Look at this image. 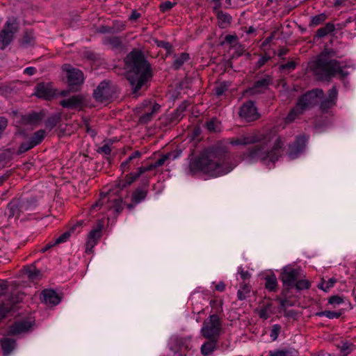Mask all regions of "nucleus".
Wrapping results in <instances>:
<instances>
[{
    "label": "nucleus",
    "mask_w": 356,
    "mask_h": 356,
    "mask_svg": "<svg viewBox=\"0 0 356 356\" xmlns=\"http://www.w3.org/2000/svg\"><path fill=\"white\" fill-rule=\"evenodd\" d=\"M234 167L227 147L222 143L204 149L198 156L192 158L188 165L191 174L202 172L211 177L223 176Z\"/></svg>",
    "instance_id": "f257e3e1"
},
{
    "label": "nucleus",
    "mask_w": 356,
    "mask_h": 356,
    "mask_svg": "<svg viewBox=\"0 0 356 356\" xmlns=\"http://www.w3.org/2000/svg\"><path fill=\"white\" fill-rule=\"evenodd\" d=\"M128 69L127 81L131 88L134 98L141 96L147 89L153 76L151 65L144 54L138 50L131 51L124 59Z\"/></svg>",
    "instance_id": "f03ea898"
},
{
    "label": "nucleus",
    "mask_w": 356,
    "mask_h": 356,
    "mask_svg": "<svg viewBox=\"0 0 356 356\" xmlns=\"http://www.w3.org/2000/svg\"><path fill=\"white\" fill-rule=\"evenodd\" d=\"M261 136L264 138L254 143L241 154V158L248 163L261 161L266 165L268 163H274L281 155L284 141L273 130L261 133Z\"/></svg>",
    "instance_id": "7ed1b4c3"
},
{
    "label": "nucleus",
    "mask_w": 356,
    "mask_h": 356,
    "mask_svg": "<svg viewBox=\"0 0 356 356\" xmlns=\"http://www.w3.org/2000/svg\"><path fill=\"white\" fill-rule=\"evenodd\" d=\"M337 51L332 48H325L311 64L310 68L318 79L329 81L337 74L343 79L348 76L340 63L334 58H340Z\"/></svg>",
    "instance_id": "20e7f679"
},
{
    "label": "nucleus",
    "mask_w": 356,
    "mask_h": 356,
    "mask_svg": "<svg viewBox=\"0 0 356 356\" xmlns=\"http://www.w3.org/2000/svg\"><path fill=\"white\" fill-rule=\"evenodd\" d=\"M222 331V321L218 314H211L204 319L200 332L205 339H219Z\"/></svg>",
    "instance_id": "39448f33"
},
{
    "label": "nucleus",
    "mask_w": 356,
    "mask_h": 356,
    "mask_svg": "<svg viewBox=\"0 0 356 356\" xmlns=\"http://www.w3.org/2000/svg\"><path fill=\"white\" fill-rule=\"evenodd\" d=\"M300 275V270L290 266L283 268L280 275V279L282 282L283 289L281 292L282 296H286L289 290L294 287L295 283Z\"/></svg>",
    "instance_id": "423d86ee"
},
{
    "label": "nucleus",
    "mask_w": 356,
    "mask_h": 356,
    "mask_svg": "<svg viewBox=\"0 0 356 356\" xmlns=\"http://www.w3.org/2000/svg\"><path fill=\"white\" fill-rule=\"evenodd\" d=\"M323 95L324 92L322 89H312L301 95L298 98L296 104L305 112L306 110L317 105L319 99L323 97Z\"/></svg>",
    "instance_id": "0eeeda50"
},
{
    "label": "nucleus",
    "mask_w": 356,
    "mask_h": 356,
    "mask_svg": "<svg viewBox=\"0 0 356 356\" xmlns=\"http://www.w3.org/2000/svg\"><path fill=\"white\" fill-rule=\"evenodd\" d=\"M62 69L67 72V83L70 90L77 91L79 87L83 83V72L79 69L72 67L69 64L63 65Z\"/></svg>",
    "instance_id": "6e6552de"
},
{
    "label": "nucleus",
    "mask_w": 356,
    "mask_h": 356,
    "mask_svg": "<svg viewBox=\"0 0 356 356\" xmlns=\"http://www.w3.org/2000/svg\"><path fill=\"white\" fill-rule=\"evenodd\" d=\"M115 93V86L110 81H103L94 90L93 97L99 102H106L111 100Z\"/></svg>",
    "instance_id": "1a4fd4ad"
},
{
    "label": "nucleus",
    "mask_w": 356,
    "mask_h": 356,
    "mask_svg": "<svg viewBox=\"0 0 356 356\" xmlns=\"http://www.w3.org/2000/svg\"><path fill=\"white\" fill-rule=\"evenodd\" d=\"M161 108V106L150 100H145L140 107L141 112L143 113L140 116L138 122L140 124H147L150 122L155 113H156Z\"/></svg>",
    "instance_id": "9d476101"
},
{
    "label": "nucleus",
    "mask_w": 356,
    "mask_h": 356,
    "mask_svg": "<svg viewBox=\"0 0 356 356\" xmlns=\"http://www.w3.org/2000/svg\"><path fill=\"white\" fill-rule=\"evenodd\" d=\"M239 115L247 122L254 121L260 116L257 108L252 101H248L241 106Z\"/></svg>",
    "instance_id": "9b49d317"
},
{
    "label": "nucleus",
    "mask_w": 356,
    "mask_h": 356,
    "mask_svg": "<svg viewBox=\"0 0 356 356\" xmlns=\"http://www.w3.org/2000/svg\"><path fill=\"white\" fill-rule=\"evenodd\" d=\"M308 138L305 135L298 136L296 140L289 145V156L291 159H296L305 149Z\"/></svg>",
    "instance_id": "f8f14e48"
},
{
    "label": "nucleus",
    "mask_w": 356,
    "mask_h": 356,
    "mask_svg": "<svg viewBox=\"0 0 356 356\" xmlns=\"http://www.w3.org/2000/svg\"><path fill=\"white\" fill-rule=\"evenodd\" d=\"M17 31V27L13 26L8 21L6 23L3 29L0 33V48L1 49H4L11 42Z\"/></svg>",
    "instance_id": "ddd939ff"
},
{
    "label": "nucleus",
    "mask_w": 356,
    "mask_h": 356,
    "mask_svg": "<svg viewBox=\"0 0 356 356\" xmlns=\"http://www.w3.org/2000/svg\"><path fill=\"white\" fill-rule=\"evenodd\" d=\"M149 181L148 179L141 181L140 185L134 190L131 195V202L138 204L145 200L147 196Z\"/></svg>",
    "instance_id": "4468645a"
},
{
    "label": "nucleus",
    "mask_w": 356,
    "mask_h": 356,
    "mask_svg": "<svg viewBox=\"0 0 356 356\" xmlns=\"http://www.w3.org/2000/svg\"><path fill=\"white\" fill-rule=\"evenodd\" d=\"M338 98V90L335 86H333L328 90L327 96L321 99L320 109L323 112H327L330 108L337 104Z\"/></svg>",
    "instance_id": "2eb2a0df"
},
{
    "label": "nucleus",
    "mask_w": 356,
    "mask_h": 356,
    "mask_svg": "<svg viewBox=\"0 0 356 356\" xmlns=\"http://www.w3.org/2000/svg\"><path fill=\"white\" fill-rule=\"evenodd\" d=\"M35 95L44 99H49L55 95V91L49 83H40L35 87Z\"/></svg>",
    "instance_id": "dca6fc26"
},
{
    "label": "nucleus",
    "mask_w": 356,
    "mask_h": 356,
    "mask_svg": "<svg viewBox=\"0 0 356 356\" xmlns=\"http://www.w3.org/2000/svg\"><path fill=\"white\" fill-rule=\"evenodd\" d=\"M273 79L270 75H265L263 78L257 79L251 88L252 92L259 94L264 92L272 83Z\"/></svg>",
    "instance_id": "f3484780"
},
{
    "label": "nucleus",
    "mask_w": 356,
    "mask_h": 356,
    "mask_svg": "<svg viewBox=\"0 0 356 356\" xmlns=\"http://www.w3.org/2000/svg\"><path fill=\"white\" fill-rule=\"evenodd\" d=\"M26 209V207L24 204H19L18 201L14 200L11 201L7 205V207L5 211V215L8 216V218H11L15 217L18 218L20 213L24 210Z\"/></svg>",
    "instance_id": "a211bd4d"
},
{
    "label": "nucleus",
    "mask_w": 356,
    "mask_h": 356,
    "mask_svg": "<svg viewBox=\"0 0 356 356\" xmlns=\"http://www.w3.org/2000/svg\"><path fill=\"white\" fill-rule=\"evenodd\" d=\"M41 296L43 302L51 306L57 305L61 300V298L54 289H44Z\"/></svg>",
    "instance_id": "6ab92c4d"
},
{
    "label": "nucleus",
    "mask_w": 356,
    "mask_h": 356,
    "mask_svg": "<svg viewBox=\"0 0 356 356\" xmlns=\"http://www.w3.org/2000/svg\"><path fill=\"white\" fill-rule=\"evenodd\" d=\"M84 98L82 95H74L68 99H63L60 102V104L63 108L75 109L81 108L83 105Z\"/></svg>",
    "instance_id": "aec40b11"
},
{
    "label": "nucleus",
    "mask_w": 356,
    "mask_h": 356,
    "mask_svg": "<svg viewBox=\"0 0 356 356\" xmlns=\"http://www.w3.org/2000/svg\"><path fill=\"white\" fill-rule=\"evenodd\" d=\"M103 228L102 224H99L97 228L92 229L88 234V240L86 243V252H91L92 248L95 245L101 237V232Z\"/></svg>",
    "instance_id": "412c9836"
},
{
    "label": "nucleus",
    "mask_w": 356,
    "mask_h": 356,
    "mask_svg": "<svg viewBox=\"0 0 356 356\" xmlns=\"http://www.w3.org/2000/svg\"><path fill=\"white\" fill-rule=\"evenodd\" d=\"M31 327V323L27 321L15 322L10 327L8 334L11 335L19 334L29 331Z\"/></svg>",
    "instance_id": "4be33fe9"
},
{
    "label": "nucleus",
    "mask_w": 356,
    "mask_h": 356,
    "mask_svg": "<svg viewBox=\"0 0 356 356\" xmlns=\"http://www.w3.org/2000/svg\"><path fill=\"white\" fill-rule=\"evenodd\" d=\"M19 301V298L12 296L10 298L1 300L0 302V320L4 318L13 307V306Z\"/></svg>",
    "instance_id": "5701e85b"
},
{
    "label": "nucleus",
    "mask_w": 356,
    "mask_h": 356,
    "mask_svg": "<svg viewBox=\"0 0 356 356\" xmlns=\"http://www.w3.org/2000/svg\"><path fill=\"white\" fill-rule=\"evenodd\" d=\"M42 120V115L41 113L32 112L22 115L21 122L24 125H35L39 124Z\"/></svg>",
    "instance_id": "b1692460"
},
{
    "label": "nucleus",
    "mask_w": 356,
    "mask_h": 356,
    "mask_svg": "<svg viewBox=\"0 0 356 356\" xmlns=\"http://www.w3.org/2000/svg\"><path fill=\"white\" fill-rule=\"evenodd\" d=\"M208 341L204 342L201 346V353L204 356H208L211 354L216 348L218 339H207Z\"/></svg>",
    "instance_id": "393cba45"
},
{
    "label": "nucleus",
    "mask_w": 356,
    "mask_h": 356,
    "mask_svg": "<svg viewBox=\"0 0 356 356\" xmlns=\"http://www.w3.org/2000/svg\"><path fill=\"white\" fill-rule=\"evenodd\" d=\"M1 346L3 355L8 356L15 349L16 346V341L13 339L3 338L1 340Z\"/></svg>",
    "instance_id": "a878e982"
},
{
    "label": "nucleus",
    "mask_w": 356,
    "mask_h": 356,
    "mask_svg": "<svg viewBox=\"0 0 356 356\" xmlns=\"http://www.w3.org/2000/svg\"><path fill=\"white\" fill-rule=\"evenodd\" d=\"M264 138L261 136V132L252 134L240 137L241 145H253L254 143L260 141Z\"/></svg>",
    "instance_id": "bb28decb"
},
{
    "label": "nucleus",
    "mask_w": 356,
    "mask_h": 356,
    "mask_svg": "<svg viewBox=\"0 0 356 356\" xmlns=\"http://www.w3.org/2000/svg\"><path fill=\"white\" fill-rule=\"evenodd\" d=\"M335 31V24L332 22H327L323 27L319 28L314 35L316 38H321Z\"/></svg>",
    "instance_id": "cd10ccee"
},
{
    "label": "nucleus",
    "mask_w": 356,
    "mask_h": 356,
    "mask_svg": "<svg viewBox=\"0 0 356 356\" xmlns=\"http://www.w3.org/2000/svg\"><path fill=\"white\" fill-rule=\"evenodd\" d=\"M302 109L296 104V106L289 111V114L285 118L287 123L293 122L298 117L303 114Z\"/></svg>",
    "instance_id": "c85d7f7f"
},
{
    "label": "nucleus",
    "mask_w": 356,
    "mask_h": 356,
    "mask_svg": "<svg viewBox=\"0 0 356 356\" xmlns=\"http://www.w3.org/2000/svg\"><path fill=\"white\" fill-rule=\"evenodd\" d=\"M78 225H74L71 227L67 231L60 234L58 238L54 240V244H60L67 242L71 235L74 232Z\"/></svg>",
    "instance_id": "c756f323"
},
{
    "label": "nucleus",
    "mask_w": 356,
    "mask_h": 356,
    "mask_svg": "<svg viewBox=\"0 0 356 356\" xmlns=\"http://www.w3.org/2000/svg\"><path fill=\"white\" fill-rule=\"evenodd\" d=\"M60 113H56L49 116L45 122L46 128L49 130H51L57 125V124L60 121Z\"/></svg>",
    "instance_id": "7c9ffc66"
},
{
    "label": "nucleus",
    "mask_w": 356,
    "mask_h": 356,
    "mask_svg": "<svg viewBox=\"0 0 356 356\" xmlns=\"http://www.w3.org/2000/svg\"><path fill=\"white\" fill-rule=\"evenodd\" d=\"M46 136V131L44 129H40L35 131L29 138L30 141L36 146L42 143Z\"/></svg>",
    "instance_id": "2f4dec72"
},
{
    "label": "nucleus",
    "mask_w": 356,
    "mask_h": 356,
    "mask_svg": "<svg viewBox=\"0 0 356 356\" xmlns=\"http://www.w3.org/2000/svg\"><path fill=\"white\" fill-rule=\"evenodd\" d=\"M25 273L28 278L32 281L38 280L40 275V270L37 269L35 266H28L25 268Z\"/></svg>",
    "instance_id": "473e14b6"
},
{
    "label": "nucleus",
    "mask_w": 356,
    "mask_h": 356,
    "mask_svg": "<svg viewBox=\"0 0 356 356\" xmlns=\"http://www.w3.org/2000/svg\"><path fill=\"white\" fill-rule=\"evenodd\" d=\"M266 288L270 291H275L277 287V281L275 275L266 277Z\"/></svg>",
    "instance_id": "72a5a7b5"
},
{
    "label": "nucleus",
    "mask_w": 356,
    "mask_h": 356,
    "mask_svg": "<svg viewBox=\"0 0 356 356\" xmlns=\"http://www.w3.org/2000/svg\"><path fill=\"white\" fill-rule=\"evenodd\" d=\"M206 127L210 132H217L220 129V122L216 118H211L206 122Z\"/></svg>",
    "instance_id": "f704fd0d"
},
{
    "label": "nucleus",
    "mask_w": 356,
    "mask_h": 356,
    "mask_svg": "<svg viewBox=\"0 0 356 356\" xmlns=\"http://www.w3.org/2000/svg\"><path fill=\"white\" fill-rule=\"evenodd\" d=\"M230 86V82L224 81L220 83L214 88L216 95L218 97L222 95L229 88Z\"/></svg>",
    "instance_id": "c9c22d12"
},
{
    "label": "nucleus",
    "mask_w": 356,
    "mask_h": 356,
    "mask_svg": "<svg viewBox=\"0 0 356 356\" xmlns=\"http://www.w3.org/2000/svg\"><path fill=\"white\" fill-rule=\"evenodd\" d=\"M189 59V55L187 53H182L179 56L175 58L173 62V67L178 70L182 65Z\"/></svg>",
    "instance_id": "e433bc0d"
},
{
    "label": "nucleus",
    "mask_w": 356,
    "mask_h": 356,
    "mask_svg": "<svg viewBox=\"0 0 356 356\" xmlns=\"http://www.w3.org/2000/svg\"><path fill=\"white\" fill-rule=\"evenodd\" d=\"M35 38L32 31H26L22 39V45L24 47H27L31 45L34 43Z\"/></svg>",
    "instance_id": "4c0bfd02"
},
{
    "label": "nucleus",
    "mask_w": 356,
    "mask_h": 356,
    "mask_svg": "<svg viewBox=\"0 0 356 356\" xmlns=\"http://www.w3.org/2000/svg\"><path fill=\"white\" fill-rule=\"evenodd\" d=\"M327 19V16L324 13H321L314 16L309 23V26H316L324 22Z\"/></svg>",
    "instance_id": "58836bf2"
},
{
    "label": "nucleus",
    "mask_w": 356,
    "mask_h": 356,
    "mask_svg": "<svg viewBox=\"0 0 356 356\" xmlns=\"http://www.w3.org/2000/svg\"><path fill=\"white\" fill-rule=\"evenodd\" d=\"M341 312H332V311H323L318 312L316 313V316H326L330 319L338 318L341 316Z\"/></svg>",
    "instance_id": "ea45409f"
},
{
    "label": "nucleus",
    "mask_w": 356,
    "mask_h": 356,
    "mask_svg": "<svg viewBox=\"0 0 356 356\" xmlns=\"http://www.w3.org/2000/svg\"><path fill=\"white\" fill-rule=\"evenodd\" d=\"M104 44H111L115 48L120 47L122 45L121 39L119 37H108L104 40Z\"/></svg>",
    "instance_id": "a19ab883"
},
{
    "label": "nucleus",
    "mask_w": 356,
    "mask_h": 356,
    "mask_svg": "<svg viewBox=\"0 0 356 356\" xmlns=\"http://www.w3.org/2000/svg\"><path fill=\"white\" fill-rule=\"evenodd\" d=\"M225 43H227L231 46L238 44L239 47H241L238 42V37L236 35H227L225 37L224 41L220 42V45H224Z\"/></svg>",
    "instance_id": "79ce46f5"
},
{
    "label": "nucleus",
    "mask_w": 356,
    "mask_h": 356,
    "mask_svg": "<svg viewBox=\"0 0 356 356\" xmlns=\"http://www.w3.org/2000/svg\"><path fill=\"white\" fill-rule=\"evenodd\" d=\"M34 147H35V145H33V144L30 141V140L23 142L19 145V149L17 152V154L18 155L22 154L29 151V149H32Z\"/></svg>",
    "instance_id": "37998d69"
},
{
    "label": "nucleus",
    "mask_w": 356,
    "mask_h": 356,
    "mask_svg": "<svg viewBox=\"0 0 356 356\" xmlns=\"http://www.w3.org/2000/svg\"><path fill=\"white\" fill-rule=\"evenodd\" d=\"M250 291V286L247 284H243L237 292V297L239 300L245 299L246 294Z\"/></svg>",
    "instance_id": "c03bdc74"
},
{
    "label": "nucleus",
    "mask_w": 356,
    "mask_h": 356,
    "mask_svg": "<svg viewBox=\"0 0 356 356\" xmlns=\"http://www.w3.org/2000/svg\"><path fill=\"white\" fill-rule=\"evenodd\" d=\"M218 18L221 22V23L224 25H227L231 23L232 17L229 15L222 11H219L218 13Z\"/></svg>",
    "instance_id": "a18cd8bd"
},
{
    "label": "nucleus",
    "mask_w": 356,
    "mask_h": 356,
    "mask_svg": "<svg viewBox=\"0 0 356 356\" xmlns=\"http://www.w3.org/2000/svg\"><path fill=\"white\" fill-rule=\"evenodd\" d=\"M310 282L307 280H296L294 287L298 290L308 289L310 287Z\"/></svg>",
    "instance_id": "49530a36"
},
{
    "label": "nucleus",
    "mask_w": 356,
    "mask_h": 356,
    "mask_svg": "<svg viewBox=\"0 0 356 356\" xmlns=\"http://www.w3.org/2000/svg\"><path fill=\"white\" fill-rule=\"evenodd\" d=\"M354 347L353 343L343 342L340 347V350L344 354V356H346L353 350Z\"/></svg>",
    "instance_id": "de8ad7c7"
},
{
    "label": "nucleus",
    "mask_w": 356,
    "mask_h": 356,
    "mask_svg": "<svg viewBox=\"0 0 356 356\" xmlns=\"http://www.w3.org/2000/svg\"><path fill=\"white\" fill-rule=\"evenodd\" d=\"M140 176V175L139 174L138 171H137L136 172H131V173H129V174H127L126 176H125V181L126 183L130 186L133 182H134Z\"/></svg>",
    "instance_id": "09e8293b"
},
{
    "label": "nucleus",
    "mask_w": 356,
    "mask_h": 356,
    "mask_svg": "<svg viewBox=\"0 0 356 356\" xmlns=\"http://www.w3.org/2000/svg\"><path fill=\"white\" fill-rule=\"evenodd\" d=\"M281 330V326L278 324L273 325L272 326V329L270 331V337L272 339V341H275L280 332Z\"/></svg>",
    "instance_id": "8fccbe9b"
},
{
    "label": "nucleus",
    "mask_w": 356,
    "mask_h": 356,
    "mask_svg": "<svg viewBox=\"0 0 356 356\" xmlns=\"http://www.w3.org/2000/svg\"><path fill=\"white\" fill-rule=\"evenodd\" d=\"M156 42L157 45L165 49L168 54H171L172 51V46L170 42L164 40L156 41Z\"/></svg>",
    "instance_id": "3c124183"
},
{
    "label": "nucleus",
    "mask_w": 356,
    "mask_h": 356,
    "mask_svg": "<svg viewBox=\"0 0 356 356\" xmlns=\"http://www.w3.org/2000/svg\"><path fill=\"white\" fill-rule=\"evenodd\" d=\"M142 152L138 150L134 152L128 158L129 161H133V165H138V160L141 157Z\"/></svg>",
    "instance_id": "603ef678"
},
{
    "label": "nucleus",
    "mask_w": 356,
    "mask_h": 356,
    "mask_svg": "<svg viewBox=\"0 0 356 356\" xmlns=\"http://www.w3.org/2000/svg\"><path fill=\"white\" fill-rule=\"evenodd\" d=\"M122 200L121 199H118V200L116 199L113 201L112 208L115 210V211L118 214L121 213L123 210V207H122Z\"/></svg>",
    "instance_id": "864d4df0"
},
{
    "label": "nucleus",
    "mask_w": 356,
    "mask_h": 356,
    "mask_svg": "<svg viewBox=\"0 0 356 356\" xmlns=\"http://www.w3.org/2000/svg\"><path fill=\"white\" fill-rule=\"evenodd\" d=\"M343 302V298L339 296H332L328 299V303L334 306L339 305Z\"/></svg>",
    "instance_id": "5fc2aeb1"
},
{
    "label": "nucleus",
    "mask_w": 356,
    "mask_h": 356,
    "mask_svg": "<svg viewBox=\"0 0 356 356\" xmlns=\"http://www.w3.org/2000/svg\"><path fill=\"white\" fill-rule=\"evenodd\" d=\"M296 67L295 61H289L285 64L280 65V70L282 71L288 70L289 72L293 70Z\"/></svg>",
    "instance_id": "6e6d98bb"
},
{
    "label": "nucleus",
    "mask_w": 356,
    "mask_h": 356,
    "mask_svg": "<svg viewBox=\"0 0 356 356\" xmlns=\"http://www.w3.org/2000/svg\"><path fill=\"white\" fill-rule=\"evenodd\" d=\"M276 300L280 302L282 309H285L286 307L293 306V304L291 302V301L286 299V298H281L280 297H277L276 298Z\"/></svg>",
    "instance_id": "4d7b16f0"
},
{
    "label": "nucleus",
    "mask_w": 356,
    "mask_h": 356,
    "mask_svg": "<svg viewBox=\"0 0 356 356\" xmlns=\"http://www.w3.org/2000/svg\"><path fill=\"white\" fill-rule=\"evenodd\" d=\"M175 3H172L171 1H167L160 5V10L162 12H166L170 10L174 6Z\"/></svg>",
    "instance_id": "13d9d810"
},
{
    "label": "nucleus",
    "mask_w": 356,
    "mask_h": 356,
    "mask_svg": "<svg viewBox=\"0 0 356 356\" xmlns=\"http://www.w3.org/2000/svg\"><path fill=\"white\" fill-rule=\"evenodd\" d=\"M97 152L99 154L109 155L111 152V146L108 144H104L102 147H99Z\"/></svg>",
    "instance_id": "bf43d9fd"
},
{
    "label": "nucleus",
    "mask_w": 356,
    "mask_h": 356,
    "mask_svg": "<svg viewBox=\"0 0 356 356\" xmlns=\"http://www.w3.org/2000/svg\"><path fill=\"white\" fill-rule=\"evenodd\" d=\"M131 166H134L133 161H129V158H128L126 161H123L121 163L120 168H121L122 171L124 172L129 170L131 169Z\"/></svg>",
    "instance_id": "052dcab7"
},
{
    "label": "nucleus",
    "mask_w": 356,
    "mask_h": 356,
    "mask_svg": "<svg viewBox=\"0 0 356 356\" xmlns=\"http://www.w3.org/2000/svg\"><path fill=\"white\" fill-rule=\"evenodd\" d=\"M170 155L168 154H163L160 159H159L156 162H154V166L156 168H158L159 166L163 165L167 159H168Z\"/></svg>",
    "instance_id": "680f3d73"
},
{
    "label": "nucleus",
    "mask_w": 356,
    "mask_h": 356,
    "mask_svg": "<svg viewBox=\"0 0 356 356\" xmlns=\"http://www.w3.org/2000/svg\"><path fill=\"white\" fill-rule=\"evenodd\" d=\"M156 168V166H154V163H152L147 166H142V167H140L138 168V171L139 172V174L141 175L142 174L147 172V171H150V170H152L153 169Z\"/></svg>",
    "instance_id": "e2e57ef3"
},
{
    "label": "nucleus",
    "mask_w": 356,
    "mask_h": 356,
    "mask_svg": "<svg viewBox=\"0 0 356 356\" xmlns=\"http://www.w3.org/2000/svg\"><path fill=\"white\" fill-rule=\"evenodd\" d=\"M270 58L269 56H261L259 59V60L257 61V63L256 64V67L257 68H260L264 65H265L270 60Z\"/></svg>",
    "instance_id": "0e129e2a"
},
{
    "label": "nucleus",
    "mask_w": 356,
    "mask_h": 356,
    "mask_svg": "<svg viewBox=\"0 0 356 356\" xmlns=\"http://www.w3.org/2000/svg\"><path fill=\"white\" fill-rule=\"evenodd\" d=\"M337 282V280L334 277L330 278L327 281H325V291H327L330 288H332L334 284Z\"/></svg>",
    "instance_id": "69168bd1"
},
{
    "label": "nucleus",
    "mask_w": 356,
    "mask_h": 356,
    "mask_svg": "<svg viewBox=\"0 0 356 356\" xmlns=\"http://www.w3.org/2000/svg\"><path fill=\"white\" fill-rule=\"evenodd\" d=\"M238 273L243 280H248L250 277V273L247 270L244 271L241 267L238 268Z\"/></svg>",
    "instance_id": "338daca9"
},
{
    "label": "nucleus",
    "mask_w": 356,
    "mask_h": 356,
    "mask_svg": "<svg viewBox=\"0 0 356 356\" xmlns=\"http://www.w3.org/2000/svg\"><path fill=\"white\" fill-rule=\"evenodd\" d=\"M286 353L287 352L283 350L270 351L269 356H286Z\"/></svg>",
    "instance_id": "774afa93"
}]
</instances>
